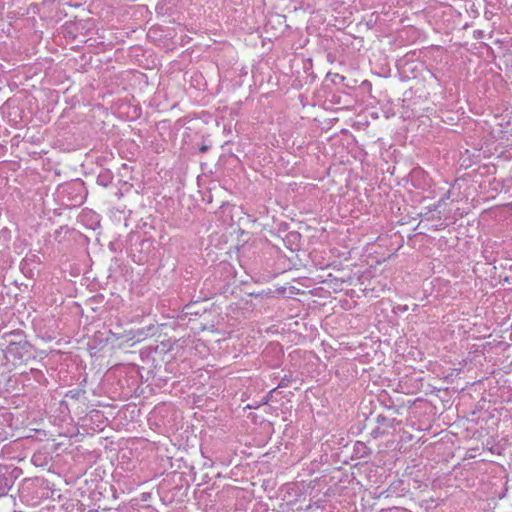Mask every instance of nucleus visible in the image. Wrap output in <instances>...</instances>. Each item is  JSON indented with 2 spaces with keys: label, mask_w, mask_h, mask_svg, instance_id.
Instances as JSON below:
<instances>
[{
  "label": "nucleus",
  "mask_w": 512,
  "mask_h": 512,
  "mask_svg": "<svg viewBox=\"0 0 512 512\" xmlns=\"http://www.w3.org/2000/svg\"><path fill=\"white\" fill-rule=\"evenodd\" d=\"M11 485L5 475L0 474V497L5 496L10 490Z\"/></svg>",
  "instance_id": "nucleus-4"
},
{
  "label": "nucleus",
  "mask_w": 512,
  "mask_h": 512,
  "mask_svg": "<svg viewBox=\"0 0 512 512\" xmlns=\"http://www.w3.org/2000/svg\"><path fill=\"white\" fill-rule=\"evenodd\" d=\"M450 197V191H448L444 197H442L439 201H438V204L437 206L434 208V210L437 208V207H440L442 204H444L446 202L447 199H449Z\"/></svg>",
  "instance_id": "nucleus-8"
},
{
  "label": "nucleus",
  "mask_w": 512,
  "mask_h": 512,
  "mask_svg": "<svg viewBox=\"0 0 512 512\" xmlns=\"http://www.w3.org/2000/svg\"><path fill=\"white\" fill-rule=\"evenodd\" d=\"M394 421H395V419H388L384 415L377 416V423L379 425H387V426L392 427Z\"/></svg>",
  "instance_id": "nucleus-5"
},
{
  "label": "nucleus",
  "mask_w": 512,
  "mask_h": 512,
  "mask_svg": "<svg viewBox=\"0 0 512 512\" xmlns=\"http://www.w3.org/2000/svg\"><path fill=\"white\" fill-rule=\"evenodd\" d=\"M2 352L7 362L13 364L23 363L31 357V345L24 338L8 340V345Z\"/></svg>",
  "instance_id": "nucleus-1"
},
{
  "label": "nucleus",
  "mask_w": 512,
  "mask_h": 512,
  "mask_svg": "<svg viewBox=\"0 0 512 512\" xmlns=\"http://www.w3.org/2000/svg\"><path fill=\"white\" fill-rule=\"evenodd\" d=\"M183 310H184L185 314H187V315L199 314V311L196 310V308H195V304H187V305H185Z\"/></svg>",
  "instance_id": "nucleus-7"
},
{
  "label": "nucleus",
  "mask_w": 512,
  "mask_h": 512,
  "mask_svg": "<svg viewBox=\"0 0 512 512\" xmlns=\"http://www.w3.org/2000/svg\"><path fill=\"white\" fill-rule=\"evenodd\" d=\"M291 381H292V376L291 375H285L284 377L281 378L277 388L288 387L289 384L291 383Z\"/></svg>",
  "instance_id": "nucleus-6"
},
{
  "label": "nucleus",
  "mask_w": 512,
  "mask_h": 512,
  "mask_svg": "<svg viewBox=\"0 0 512 512\" xmlns=\"http://www.w3.org/2000/svg\"><path fill=\"white\" fill-rule=\"evenodd\" d=\"M113 181V174L109 170H104L97 176V184L103 187L109 186Z\"/></svg>",
  "instance_id": "nucleus-3"
},
{
  "label": "nucleus",
  "mask_w": 512,
  "mask_h": 512,
  "mask_svg": "<svg viewBox=\"0 0 512 512\" xmlns=\"http://www.w3.org/2000/svg\"><path fill=\"white\" fill-rule=\"evenodd\" d=\"M372 434L377 437L379 434H384V432H380V428L377 427L376 429L373 430Z\"/></svg>",
  "instance_id": "nucleus-9"
},
{
  "label": "nucleus",
  "mask_w": 512,
  "mask_h": 512,
  "mask_svg": "<svg viewBox=\"0 0 512 512\" xmlns=\"http://www.w3.org/2000/svg\"><path fill=\"white\" fill-rule=\"evenodd\" d=\"M207 150H208V147H207V146H202V147L200 148V151H201V152H206Z\"/></svg>",
  "instance_id": "nucleus-10"
},
{
  "label": "nucleus",
  "mask_w": 512,
  "mask_h": 512,
  "mask_svg": "<svg viewBox=\"0 0 512 512\" xmlns=\"http://www.w3.org/2000/svg\"><path fill=\"white\" fill-rule=\"evenodd\" d=\"M354 454L357 458H365L371 454V449L365 443L357 441L354 445Z\"/></svg>",
  "instance_id": "nucleus-2"
},
{
  "label": "nucleus",
  "mask_w": 512,
  "mask_h": 512,
  "mask_svg": "<svg viewBox=\"0 0 512 512\" xmlns=\"http://www.w3.org/2000/svg\"><path fill=\"white\" fill-rule=\"evenodd\" d=\"M9 335L20 336V333H10Z\"/></svg>",
  "instance_id": "nucleus-11"
}]
</instances>
